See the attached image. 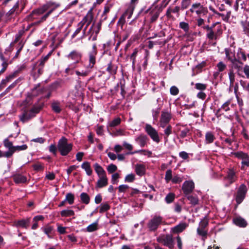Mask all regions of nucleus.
Returning <instances> with one entry per match:
<instances>
[{"label":"nucleus","instance_id":"nucleus-1","mask_svg":"<svg viewBox=\"0 0 249 249\" xmlns=\"http://www.w3.org/2000/svg\"><path fill=\"white\" fill-rule=\"evenodd\" d=\"M60 4L53 1H49L41 7L33 12L34 15H40L48 11L47 13L41 18V21L45 20L49 15L56 8L59 7Z\"/></svg>","mask_w":249,"mask_h":249},{"label":"nucleus","instance_id":"nucleus-2","mask_svg":"<svg viewBox=\"0 0 249 249\" xmlns=\"http://www.w3.org/2000/svg\"><path fill=\"white\" fill-rule=\"evenodd\" d=\"M11 50L10 48H0V59L2 61V68L0 71V74L3 73L6 70L8 65V60L10 57Z\"/></svg>","mask_w":249,"mask_h":249},{"label":"nucleus","instance_id":"nucleus-3","mask_svg":"<svg viewBox=\"0 0 249 249\" xmlns=\"http://www.w3.org/2000/svg\"><path fill=\"white\" fill-rule=\"evenodd\" d=\"M57 147L61 155L66 156L71 150L72 144L68 143L67 139L62 137L58 142Z\"/></svg>","mask_w":249,"mask_h":249},{"label":"nucleus","instance_id":"nucleus-4","mask_svg":"<svg viewBox=\"0 0 249 249\" xmlns=\"http://www.w3.org/2000/svg\"><path fill=\"white\" fill-rule=\"evenodd\" d=\"M164 224L163 217L160 215H156L149 221L147 227L150 231H155L160 225Z\"/></svg>","mask_w":249,"mask_h":249},{"label":"nucleus","instance_id":"nucleus-5","mask_svg":"<svg viewBox=\"0 0 249 249\" xmlns=\"http://www.w3.org/2000/svg\"><path fill=\"white\" fill-rule=\"evenodd\" d=\"M233 155L237 158L242 160L241 170H245L249 167V155L242 151L234 152Z\"/></svg>","mask_w":249,"mask_h":249},{"label":"nucleus","instance_id":"nucleus-6","mask_svg":"<svg viewBox=\"0 0 249 249\" xmlns=\"http://www.w3.org/2000/svg\"><path fill=\"white\" fill-rule=\"evenodd\" d=\"M157 241L168 247L170 249H173L174 247L173 236L171 234L161 235L157 238Z\"/></svg>","mask_w":249,"mask_h":249},{"label":"nucleus","instance_id":"nucleus-7","mask_svg":"<svg viewBox=\"0 0 249 249\" xmlns=\"http://www.w3.org/2000/svg\"><path fill=\"white\" fill-rule=\"evenodd\" d=\"M208 224V220L204 217L199 223V226L197 229V234L202 237L203 240L206 238L208 231L206 229Z\"/></svg>","mask_w":249,"mask_h":249},{"label":"nucleus","instance_id":"nucleus-8","mask_svg":"<svg viewBox=\"0 0 249 249\" xmlns=\"http://www.w3.org/2000/svg\"><path fill=\"white\" fill-rule=\"evenodd\" d=\"M248 189L244 184H242L238 188L235 197V201L237 205L241 204L246 197Z\"/></svg>","mask_w":249,"mask_h":249},{"label":"nucleus","instance_id":"nucleus-9","mask_svg":"<svg viewBox=\"0 0 249 249\" xmlns=\"http://www.w3.org/2000/svg\"><path fill=\"white\" fill-rule=\"evenodd\" d=\"M145 130L150 138L155 142L158 143L160 139L157 130L151 125L147 124L145 125Z\"/></svg>","mask_w":249,"mask_h":249},{"label":"nucleus","instance_id":"nucleus-10","mask_svg":"<svg viewBox=\"0 0 249 249\" xmlns=\"http://www.w3.org/2000/svg\"><path fill=\"white\" fill-rule=\"evenodd\" d=\"M195 188V184L192 180L184 182L182 186V190L186 196L190 195Z\"/></svg>","mask_w":249,"mask_h":249},{"label":"nucleus","instance_id":"nucleus-11","mask_svg":"<svg viewBox=\"0 0 249 249\" xmlns=\"http://www.w3.org/2000/svg\"><path fill=\"white\" fill-rule=\"evenodd\" d=\"M92 19V15L91 13L90 12H89L86 16L84 18L82 19V20L78 24V29L75 31L73 35V36H75L76 34L79 33L80 31H81L82 28L83 27V25L87 22V26H88L90 23Z\"/></svg>","mask_w":249,"mask_h":249},{"label":"nucleus","instance_id":"nucleus-12","mask_svg":"<svg viewBox=\"0 0 249 249\" xmlns=\"http://www.w3.org/2000/svg\"><path fill=\"white\" fill-rule=\"evenodd\" d=\"M3 144L4 146L8 149V151L4 153V157L6 158L11 157L14 154V146H13V143L8 139H6L3 141Z\"/></svg>","mask_w":249,"mask_h":249},{"label":"nucleus","instance_id":"nucleus-13","mask_svg":"<svg viewBox=\"0 0 249 249\" xmlns=\"http://www.w3.org/2000/svg\"><path fill=\"white\" fill-rule=\"evenodd\" d=\"M171 118V116L170 113L168 112H162L160 120V126L163 128L164 127L169 123Z\"/></svg>","mask_w":249,"mask_h":249},{"label":"nucleus","instance_id":"nucleus-14","mask_svg":"<svg viewBox=\"0 0 249 249\" xmlns=\"http://www.w3.org/2000/svg\"><path fill=\"white\" fill-rule=\"evenodd\" d=\"M68 57L72 61L71 64H74L76 65L81 60V55L76 51H73L68 55Z\"/></svg>","mask_w":249,"mask_h":249},{"label":"nucleus","instance_id":"nucleus-15","mask_svg":"<svg viewBox=\"0 0 249 249\" xmlns=\"http://www.w3.org/2000/svg\"><path fill=\"white\" fill-rule=\"evenodd\" d=\"M98 177L99 179L95 186L96 188H101L106 186L108 184V178L107 175Z\"/></svg>","mask_w":249,"mask_h":249},{"label":"nucleus","instance_id":"nucleus-16","mask_svg":"<svg viewBox=\"0 0 249 249\" xmlns=\"http://www.w3.org/2000/svg\"><path fill=\"white\" fill-rule=\"evenodd\" d=\"M188 226L185 222H182L172 229V231L174 233H178L182 232Z\"/></svg>","mask_w":249,"mask_h":249},{"label":"nucleus","instance_id":"nucleus-17","mask_svg":"<svg viewBox=\"0 0 249 249\" xmlns=\"http://www.w3.org/2000/svg\"><path fill=\"white\" fill-rule=\"evenodd\" d=\"M34 117H35L34 114L32 113L31 111L29 110L24 111V113L19 116V119L22 123H25Z\"/></svg>","mask_w":249,"mask_h":249},{"label":"nucleus","instance_id":"nucleus-18","mask_svg":"<svg viewBox=\"0 0 249 249\" xmlns=\"http://www.w3.org/2000/svg\"><path fill=\"white\" fill-rule=\"evenodd\" d=\"M12 178L14 182L17 184L24 183L27 180L26 177L19 174L14 175Z\"/></svg>","mask_w":249,"mask_h":249},{"label":"nucleus","instance_id":"nucleus-19","mask_svg":"<svg viewBox=\"0 0 249 249\" xmlns=\"http://www.w3.org/2000/svg\"><path fill=\"white\" fill-rule=\"evenodd\" d=\"M203 7L200 4V3H195L193 4L191 8L190 9V11L192 13H196L198 15L201 14L203 12Z\"/></svg>","mask_w":249,"mask_h":249},{"label":"nucleus","instance_id":"nucleus-20","mask_svg":"<svg viewBox=\"0 0 249 249\" xmlns=\"http://www.w3.org/2000/svg\"><path fill=\"white\" fill-rule=\"evenodd\" d=\"M232 220L235 225L240 227L244 228L247 225L246 221L240 216L234 217Z\"/></svg>","mask_w":249,"mask_h":249},{"label":"nucleus","instance_id":"nucleus-21","mask_svg":"<svg viewBox=\"0 0 249 249\" xmlns=\"http://www.w3.org/2000/svg\"><path fill=\"white\" fill-rule=\"evenodd\" d=\"M231 67L232 69H234L236 70L238 72H239L240 71L242 70L243 63L239 60L238 59L236 58L231 61Z\"/></svg>","mask_w":249,"mask_h":249},{"label":"nucleus","instance_id":"nucleus-22","mask_svg":"<svg viewBox=\"0 0 249 249\" xmlns=\"http://www.w3.org/2000/svg\"><path fill=\"white\" fill-rule=\"evenodd\" d=\"M147 140V137L144 134H141L135 139V141L142 147H143L146 144Z\"/></svg>","mask_w":249,"mask_h":249},{"label":"nucleus","instance_id":"nucleus-23","mask_svg":"<svg viewBox=\"0 0 249 249\" xmlns=\"http://www.w3.org/2000/svg\"><path fill=\"white\" fill-rule=\"evenodd\" d=\"M30 220L29 218L23 219L17 221L15 225L17 227L27 229L29 226Z\"/></svg>","mask_w":249,"mask_h":249},{"label":"nucleus","instance_id":"nucleus-24","mask_svg":"<svg viewBox=\"0 0 249 249\" xmlns=\"http://www.w3.org/2000/svg\"><path fill=\"white\" fill-rule=\"evenodd\" d=\"M53 44L54 47H57L61 44L63 40L62 36L58 34H56L53 38Z\"/></svg>","mask_w":249,"mask_h":249},{"label":"nucleus","instance_id":"nucleus-25","mask_svg":"<svg viewBox=\"0 0 249 249\" xmlns=\"http://www.w3.org/2000/svg\"><path fill=\"white\" fill-rule=\"evenodd\" d=\"M226 178L229 180L231 184L236 180V177L233 169H229Z\"/></svg>","mask_w":249,"mask_h":249},{"label":"nucleus","instance_id":"nucleus-26","mask_svg":"<svg viewBox=\"0 0 249 249\" xmlns=\"http://www.w3.org/2000/svg\"><path fill=\"white\" fill-rule=\"evenodd\" d=\"M135 172L139 176H142L143 175L145 172V166L143 164H136L135 165Z\"/></svg>","mask_w":249,"mask_h":249},{"label":"nucleus","instance_id":"nucleus-27","mask_svg":"<svg viewBox=\"0 0 249 249\" xmlns=\"http://www.w3.org/2000/svg\"><path fill=\"white\" fill-rule=\"evenodd\" d=\"M94 167L95 172L98 175V177H100L102 176L106 175V173L104 169L97 163H96L94 165Z\"/></svg>","mask_w":249,"mask_h":249},{"label":"nucleus","instance_id":"nucleus-28","mask_svg":"<svg viewBox=\"0 0 249 249\" xmlns=\"http://www.w3.org/2000/svg\"><path fill=\"white\" fill-rule=\"evenodd\" d=\"M81 167L85 170L88 176H90L92 174V170L89 162H84L81 165Z\"/></svg>","mask_w":249,"mask_h":249},{"label":"nucleus","instance_id":"nucleus-29","mask_svg":"<svg viewBox=\"0 0 249 249\" xmlns=\"http://www.w3.org/2000/svg\"><path fill=\"white\" fill-rule=\"evenodd\" d=\"M135 8V5L130 4L127 10L125 11L124 16H127V18H130L132 17Z\"/></svg>","mask_w":249,"mask_h":249},{"label":"nucleus","instance_id":"nucleus-30","mask_svg":"<svg viewBox=\"0 0 249 249\" xmlns=\"http://www.w3.org/2000/svg\"><path fill=\"white\" fill-rule=\"evenodd\" d=\"M226 57L227 59L231 61L236 59V57L235 56L234 53L232 52L231 50L228 48H226L225 50Z\"/></svg>","mask_w":249,"mask_h":249},{"label":"nucleus","instance_id":"nucleus-31","mask_svg":"<svg viewBox=\"0 0 249 249\" xmlns=\"http://www.w3.org/2000/svg\"><path fill=\"white\" fill-rule=\"evenodd\" d=\"M117 67L113 64L111 62H110L107 66V71L111 74H115L117 71Z\"/></svg>","mask_w":249,"mask_h":249},{"label":"nucleus","instance_id":"nucleus-32","mask_svg":"<svg viewBox=\"0 0 249 249\" xmlns=\"http://www.w3.org/2000/svg\"><path fill=\"white\" fill-rule=\"evenodd\" d=\"M187 198L190 201V204L193 205H196L198 204V198L196 195H188Z\"/></svg>","mask_w":249,"mask_h":249},{"label":"nucleus","instance_id":"nucleus-33","mask_svg":"<svg viewBox=\"0 0 249 249\" xmlns=\"http://www.w3.org/2000/svg\"><path fill=\"white\" fill-rule=\"evenodd\" d=\"M80 199L81 201L85 204H88L89 203L90 197L86 193H82L81 194Z\"/></svg>","mask_w":249,"mask_h":249},{"label":"nucleus","instance_id":"nucleus-34","mask_svg":"<svg viewBox=\"0 0 249 249\" xmlns=\"http://www.w3.org/2000/svg\"><path fill=\"white\" fill-rule=\"evenodd\" d=\"M243 32L245 34L249 36V21L247 20L241 22Z\"/></svg>","mask_w":249,"mask_h":249},{"label":"nucleus","instance_id":"nucleus-35","mask_svg":"<svg viewBox=\"0 0 249 249\" xmlns=\"http://www.w3.org/2000/svg\"><path fill=\"white\" fill-rule=\"evenodd\" d=\"M61 215L63 217H68L74 215V212L72 210H64L60 213Z\"/></svg>","mask_w":249,"mask_h":249},{"label":"nucleus","instance_id":"nucleus-36","mask_svg":"<svg viewBox=\"0 0 249 249\" xmlns=\"http://www.w3.org/2000/svg\"><path fill=\"white\" fill-rule=\"evenodd\" d=\"M121 122V119L119 117L114 118L113 120L110 121L108 124V126L111 127H114L119 125Z\"/></svg>","mask_w":249,"mask_h":249},{"label":"nucleus","instance_id":"nucleus-37","mask_svg":"<svg viewBox=\"0 0 249 249\" xmlns=\"http://www.w3.org/2000/svg\"><path fill=\"white\" fill-rule=\"evenodd\" d=\"M96 54V52L95 50H93L89 54V62L90 64H91L92 65L91 67H92L93 65L95 63V55Z\"/></svg>","mask_w":249,"mask_h":249},{"label":"nucleus","instance_id":"nucleus-38","mask_svg":"<svg viewBox=\"0 0 249 249\" xmlns=\"http://www.w3.org/2000/svg\"><path fill=\"white\" fill-rule=\"evenodd\" d=\"M98 229V223L97 222H94L87 228V231L88 232H92L96 231Z\"/></svg>","mask_w":249,"mask_h":249},{"label":"nucleus","instance_id":"nucleus-39","mask_svg":"<svg viewBox=\"0 0 249 249\" xmlns=\"http://www.w3.org/2000/svg\"><path fill=\"white\" fill-rule=\"evenodd\" d=\"M172 171L171 169H168L166 171L165 176V180L166 182H169L170 181H172L173 178Z\"/></svg>","mask_w":249,"mask_h":249},{"label":"nucleus","instance_id":"nucleus-40","mask_svg":"<svg viewBox=\"0 0 249 249\" xmlns=\"http://www.w3.org/2000/svg\"><path fill=\"white\" fill-rule=\"evenodd\" d=\"M206 141L208 143H212L215 139L213 134L210 132H208L206 134Z\"/></svg>","mask_w":249,"mask_h":249},{"label":"nucleus","instance_id":"nucleus-41","mask_svg":"<svg viewBox=\"0 0 249 249\" xmlns=\"http://www.w3.org/2000/svg\"><path fill=\"white\" fill-rule=\"evenodd\" d=\"M74 196L71 193H68L66 196L65 200L67 201L70 204H72L74 202Z\"/></svg>","mask_w":249,"mask_h":249},{"label":"nucleus","instance_id":"nucleus-42","mask_svg":"<svg viewBox=\"0 0 249 249\" xmlns=\"http://www.w3.org/2000/svg\"><path fill=\"white\" fill-rule=\"evenodd\" d=\"M14 77V75H9L5 79H3L0 84V89L4 87L5 85L10 81V80L13 79Z\"/></svg>","mask_w":249,"mask_h":249},{"label":"nucleus","instance_id":"nucleus-43","mask_svg":"<svg viewBox=\"0 0 249 249\" xmlns=\"http://www.w3.org/2000/svg\"><path fill=\"white\" fill-rule=\"evenodd\" d=\"M219 3H221V7H219V9H220L221 11H222L225 10L224 3H226L227 4L230 6L231 5V0H219Z\"/></svg>","mask_w":249,"mask_h":249},{"label":"nucleus","instance_id":"nucleus-44","mask_svg":"<svg viewBox=\"0 0 249 249\" xmlns=\"http://www.w3.org/2000/svg\"><path fill=\"white\" fill-rule=\"evenodd\" d=\"M175 198V195L173 193L168 194L165 197V201L167 203H170L172 202Z\"/></svg>","mask_w":249,"mask_h":249},{"label":"nucleus","instance_id":"nucleus-45","mask_svg":"<svg viewBox=\"0 0 249 249\" xmlns=\"http://www.w3.org/2000/svg\"><path fill=\"white\" fill-rule=\"evenodd\" d=\"M110 209V206L107 203H103L100 205V208L99 210V212L100 213H103L107 211Z\"/></svg>","mask_w":249,"mask_h":249},{"label":"nucleus","instance_id":"nucleus-46","mask_svg":"<svg viewBox=\"0 0 249 249\" xmlns=\"http://www.w3.org/2000/svg\"><path fill=\"white\" fill-rule=\"evenodd\" d=\"M183 180V177H180L178 175H175L174 176L172 181L173 183H179Z\"/></svg>","mask_w":249,"mask_h":249},{"label":"nucleus","instance_id":"nucleus-47","mask_svg":"<svg viewBox=\"0 0 249 249\" xmlns=\"http://www.w3.org/2000/svg\"><path fill=\"white\" fill-rule=\"evenodd\" d=\"M52 107L53 110L56 113H59L61 111L59 103L57 102H54L52 104Z\"/></svg>","mask_w":249,"mask_h":249},{"label":"nucleus","instance_id":"nucleus-48","mask_svg":"<svg viewBox=\"0 0 249 249\" xmlns=\"http://www.w3.org/2000/svg\"><path fill=\"white\" fill-rule=\"evenodd\" d=\"M179 27L183 30L186 33H187L189 30V24L185 22H181L179 23Z\"/></svg>","mask_w":249,"mask_h":249},{"label":"nucleus","instance_id":"nucleus-49","mask_svg":"<svg viewBox=\"0 0 249 249\" xmlns=\"http://www.w3.org/2000/svg\"><path fill=\"white\" fill-rule=\"evenodd\" d=\"M28 146L26 144H23L20 146H14V153L16 151L25 150L27 148Z\"/></svg>","mask_w":249,"mask_h":249},{"label":"nucleus","instance_id":"nucleus-50","mask_svg":"<svg viewBox=\"0 0 249 249\" xmlns=\"http://www.w3.org/2000/svg\"><path fill=\"white\" fill-rule=\"evenodd\" d=\"M195 88L198 90L203 91L206 89L207 85L202 83H196L195 85Z\"/></svg>","mask_w":249,"mask_h":249},{"label":"nucleus","instance_id":"nucleus-51","mask_svg":"<svg viewBox=\"0 0 249 249\" xmlns=\"http://www.w3.org/2000/svg\"><path fill=\"white\" fill-rule=\"evenodd\" d=\"M34 169L36 171H41L43 170L44 167L43 164L40 163H37L33 165Z\"/></svg>","mask_w":249,"mask_h":249},{"label":"nucleus","instance_id":"nucleus-52","mask_svg":"<svg viewBox=\"0 0 249 249\" xmlns=\"http://www.w3.org/2000/svg\"><path fill=\"white\" fill-rule=\"evenodd\" d=\"M117 170V166L113 164L109 165L107 168V170L109 173H113Z\"/></svg>","mask_w":249,"mask_h":249},{"label":"nucleus","instance_id":"nucleus-53","mask_svg":"<svg viewBox=\"0 0 249 249\" xmlns=\"http://www.w3.org/2000/svg\"><path fill=\"white\" fill-rule=\"evenodd\" d=\"M135 179V175L133 174L127 175L124 179L125 182H132Z\"/></svg>","mask_w":249,"mask_h":249},{"label":"nucleus","instance_id":"nucleus-54","mask_svg":"<svg viewBox=\"0 0 249 249\" xmlns=\"http://www.w3.org/2000/svg\"><path fill=\"white\" fill-rule=\"evenodd\" d=\"M240 84L243 87V89L249 93V82L247 84L245 81L241 80Z\"/></svg>","mask_w":249,"mask_h":249},{"label":"nucleus","instance_id":"nucleus-55","mask_svg":"<svg viewBox=\"0 0 249 249\" xmlns=\"http://www.w3.org/2000/svg\"><path fill=\"white\" fill-rule=\"evenodd\" d=\"M170 92L172 95H177L179 92V90L177 87L172 86L170 88Z\"/></svg>","mask_w":249,"mask_h":249},{"label":"nucleus","instance_id":"nucleus-56","mask_svg":"<svg viewBox=\"0 0 249 249\" xmlns=\"http://www.w3.org/2000/svg\"><path fill=\"white\" fill-rule=\"evenodd\" d=\"M129 188L127 185H121L118 187V190L120 193H124Z\"/></svg>","mask_w":249,"mask_h":249},{"label":"nucleus","instance_id":"nucleus-57","mask_svg":"<svg viewBox=\"0 0 249 249\" xmlns=\"http://www.w3.org/2000/svg\"><path fill=\"white\" fill-rule=\"evenodd\" d=\"M120 178V175L118 173L113 174L111 177V182L113 184L117 183V180Z\"/></svg>","mask_w":249,"mask_h":249},{"label":"nucleus","instance_id":"nucleus-58","mask_svg":"<svg viewBox=\"0 0 249 249\" xmlns=\"http://www.w3.org/2000/svg\"><path fill=\"white\" fill-rule=\"evenodd\" d=\"M230 12H227L226 15L219 13V16H221L223 20L227 21L230 18Z\"/></svg>","mask_w":249,"mask_h":249},{"label":"nucleus","instance_id":"nucleus-59","mask_svg":"<svg viewBox=\"0 0 249 249\" xmlns=\"http://www.w3.org/2000/svg\"><path fill=\"white\" fill-rule=\"evenodd\" d=\"M43 68H42V67L38 66V69L37 71V72H36V71L35 72V73L34 75V77L36 78L38 77L43 73Z\"/></svg>","mask_w":249,"mask_h":249},{"label":"nucleus","instance_id":"nucleus-60","mask_svg":"<svg viewBox=\"0 0 249 249\" xmlns=\"http://www.w3.org/2000/svg\"><path fill=\"white\" fill-rule=\"evenodd\" d=\"M40 107H34L30 110L31 111L32 113L34 114V116H35L40 111Z\"/></svg>","mask_w":249,"mask_h":249},{"label":"nucleus","instance_id":"nucleus-61","mask_svg":"<svg viewBox=\"0 0 249 249\" xmlns=\"http://www.w3.org/2000/svg\"><path fill=\"white\" fill-rule=\"evenodd\" d=\"M18 1H17L15 3L14 6L13 7V8L9 11V12H8L9 14V15L13 14L15 12L16 10L18 8Z\"/></svg>","mask_w":249,"mask_h":249},{"label":"nucleus","instance_id":"nucleus-62","mask_svg":"<svg viewBox=\"0 0 249 249\" xmlns=\"http://www.w3.org/2000/svg\"><path fill=\"white\" fill-rule=\"evenodd\" d=\"M172 133V127L171 126L169 125L164 130V134L168 137L170 134Z\"/></svg>","mask_w":249,"mask_h":249},{"label":"nucleus","instance_id":"nucleus-63","mask_svg":"<svg viewBox=\"0 0 249 249\" xmlns=\"http://www.w3.org/2000/svg\"><path fill=\"white\" fill-rule=\"evenodd\" d=\"M179 156L183 160H186L188 158L189 155L188 154L184 151L181 152L179 153Z\"/></svg>","mask_w":249,"mask_h":249},{"label":"nucleus","instance_id":"nucleus-64","mask_svg":"<svg viewBox=\"0 0 249 249\" xmlns=\"http://www.w3.org/2000/svg\"><path fill=\"white\" fill-rule=\"evenodd\" d=\"M243 71L245 73L246 77L249 78V66L246 65L243 68Z\"/></svg>","mask_w":249,"mask_h":249}]
</instances>
